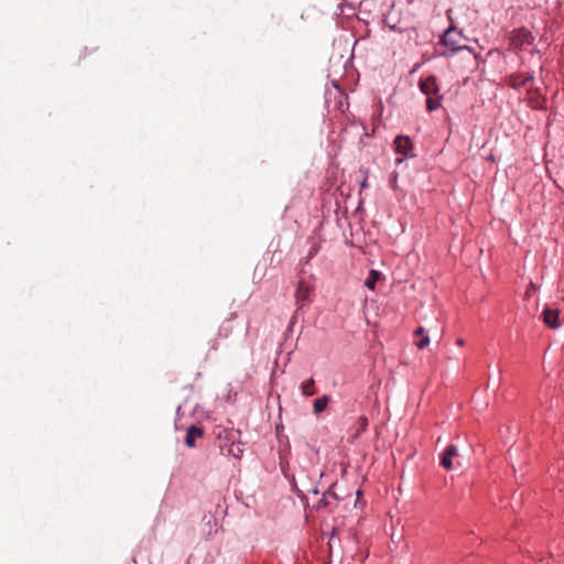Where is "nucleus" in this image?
Segmentation results:
<instances>
[{
	"instance_id": "f257e3e1",
	"label": "nucleus",
	"mask_w": 564,
	"mask_h": 564,
	"mask_svg": "<svg viewBox=\"0 0 564 564\" xmlns=\"http://www.w3.org/2000/svg\"><path fill=\"white\" fill-rule=\"evenodd\" d=\"M420 89L427 97L426 98V108L429 111H434L441 107L440 88L436 85V79L434 76H429L425 79L420 80Z\"/></svg>"
},
{
	"instance_id": "f03ea898",
	"label": "nucleus",
	"mask_w": 564,
	"mask_h": 564,
	"mask_svg": "<svg viewBox=\"0 0 564 564\" xmlns=\"http://www.w3.org/2000/svg\"><path fill=\"white\" fill-rule=\"evenodd\" d=\"M314 294V286L304 280L299 281L294 297L297 310H302L305 305L312 302Z\"/></svg>"
},
{
	"instance_id": "7ed1b4c3",
	"label": "nucleus",
	"mask_w": 564,
	"mask_h": 564,
	"mask_svg": "<svg viewBox=\"0 0 564 564\" xmlns=\"http://www.w3.org/2000/svg\"><path fill=\"white\" fill-rule=\"evenodd\" d=\"M558 314H560L558 310H553V308L546 307L542 313L543 322L549 327L556 329L560 327Z\"/></svg>"
},
{
	"instance_id": "20e7f679",
	"label": "nucleus",
	"mask_w": 564,
	"mask_h": 564,
	"mask_svg": "<svg viewBox=\"0 0 564 564\" xmlns=\"http://www.w3.org/2000/svg\"><path fill=\"white\" fill-rule=\"evenodd\" d=\"M458 455L457 447L455 445H449L446 447L445 452L442 455L441 464L445 469L453 468V458Z\"/></svg>"
},
{
	"instance_id": "39448f33",
	"label": "nucleus",
	"mask_w": 564,
	"mask_h": 564,
	"mask_svg": "<svg viewBox=\"0 0 564 564\" xmlns=\"http://www.w3.org/2000/svg\"><path fill=\"white\" fill-rule=\"evenodd\" d=\"M395 151L398 153L408 155L413 148L412 141L409 137L398 135L394 140Z\"/></svg>"
},
{
	"instance_id": "423d86ee",
	"label": "nucleus",
	"mask_w": 564,
	"mask_h": 564,
	"mask_svg": "<svg viewBox=\"0 0 564 564\" xmlns=\"http://www.w3.org/2000/svg\"><path fill=\"white\" fill-rule=\"evenodd\" d=\"M449 45L452 46L449 52L444 51V52H441V54H443V55L454 54V53H456L458 51L467 48L466 45H456V42L453 41L452 37H445V36L440 37V42H438V46L440 47L446 48Z\"/></svg>"
},
{
	"instance_id": "0eeeda50",
	"label": "nucleus",
	"mask_w": 564,
	"mask_h": 564,
	"mask_svg": "<svg viewBox=\"0 0 564 564\" xmlns=\"http://www.w3.org/2000/svg\"><path fill=\"white\" fill-rule=\"evenodd\" d=\"M203 434L204 432L200 427H197L196 425H191L186 432L185 445L187 447H194L196 438L202 437Z\"/></svg>"
},
{
	"instance_id": "6e6552de",
	"label": "nucleus",
	"mask_w": 564,
	"mask_h": 564,
	"mask_svg": "<svg viewBox=\"0 0 564 564\" xmlns=\"http://www.w3.org/2000/svg\"><path fill=\"white\" fill-rule=\"evenodd\" d=\"M329 402V397L323 395L314 401L313 409L316 414L323 412Z\"/></svg>"
},
{
	"instance_id": "1a4fd4ad",
	"label": "nucleus",
	"mask_w": 564,
	"mask_h": 564,
	"mask_svg": "<svg viewBox=\"0 0 564 564\" xmlns=\"http://www.w3.org/2000/svg\"><path fill=\"white\" fill-rule=\"evenodd\" d=\"M243 454V445L241 443H231L228 448V455L239 459Z\"/></svg>"
},
{
	"instance_id": "9d476101",
	"label": "nucleus",
	"mask_w": 564,
	"mask_h": 564,
	"mask_svg": "<svg viewBox=\"0 0 564 564\" xmlns=\"http://www.w3.org/2000/svg\"><path fill=\"white\" fill-rule=\"evenodd\" d=\"M302 393L306 397H311L315 394L316 390L314 388V380L311 378L301 384Z\"/></svg>"
},
{
	"instance_id": "9b49d317",
	"label": "nucleus",
	"mask_w": 564,
	"mask_h": 564,
	"mask_svg": "<svg viewBox=\"0 0 564 564\" xmlns=\"http://www.w3.org/2000/svg\"><path fill=\"white\" fill-rule=\"evenodd\" d=\"M380 275L381 274L378 271L371 270L365 282V285L370 290H375L376 283L379 280Z\"/></svg>"
},
{
	"instance_id": "f8f14e48",
	"label": "nucleus",
	"mask_w": 564,
	"mask_h": 564,
	"mask_svg": "<svg viewBox=\"0 0 564 564\" xmlns=\"http://www.w3.org/2000/svg\"><path fill=\"white\" fill-rule=\"evenodd\" d=\"M329 497H332V498L336 499V495H335V494H333V492L330 491V489H328V490H327V492H325V494L323 495V497L321 498V500H319V501H318V503H317V508H321V507H328V506H330Z\"/></svg>"
},
{
	"instance_id": "ddd939ff",
	"label": "nucleus",
	"mask_w": 564,
	"mask_h": 564,
	"mask_svg": "<svg viewBox=\"0 0 564 564\" xmlns=\"http://www.w3.org/2000/svg\"><path fill=\"white\" fill-rule=\"evenodd\" d=\"M430 344V338L427 335L421 337V339L416 343L417 348L423 349Z\"/></svg>"
},
{
	"instance_id": "4468645a",
	"label": "nucleus",
	"mask_w": 564,
	"mask_h": 564,
	"mask_svg": "<svg viewBox=\"0 0 564 564\" xmlns=\"http://www.w3.org/2000/svg\"><path fill=\"white\" fill-rule=\"evenodd\" d=\"M359 430L365 431L368 425V420L365 416L358 419Z\"/></svg>"
},
{
	"instance_id": "2eb2a0df",
	"label": "nucleus",
	"mask_w": 564,
	"mask_h": 564,
	"mask_svg": "<svg viewBox=\"0 0 564 564\" xmlns=\"http://www.w3.org/2000/svg\"><path fill=\"white\" fill-rule=\"evenodd\" d=\"M317 252H318V247L317 246H313L312 249L308 252L307 260L312 259Z\"/></svg>"
},
{
	"instance_id": "dca6fc26",
	"label": "nucleus",
	"mask_w": 564,
	"mask_h": 564,
	"mask_svg": "<svg viewBox=\"0 0 564 564\" xmlns=\"http://www.w3.org/2000/svg\"><path fill=\"white\" fill-rule=\"evenodd\" d=\"M415 335L416 336H424L425 335V329L423 327H419L416 330H415Z\"/></svg>"
},
{
	"instance_id": "f3484780",
	"label": "nucleus",
	"mask_w": 564,
	"mask_h": 564,
	"mask_svg": "<svg viewBox=\"0 0 564 564\" xmlns=\"http://www.w3.org/2000/svg\"><path fill=\"white\" fill-rule=\"evenodd\" d=\"M397 177H398V176H397V174H394V175H393V177H392V180H391V184H393V185H394V184L397 183Z\"/></svg>"
},
{
	"instance_id": "a211bd4d",
	"label": "nucleus",
	"mask_w": 564,
	"mask_h": 564,
	"mask_svg": "<svg viewBox=\"0 0 564 564\" xmlns=\"http://www.w3.org/2000/svg\"><path fill=\"white\" fill-rule=\"evenodd\" d=\"M457 345H458V346H463V345H464V340H463V339H460V338H459V339H457Z\"/></svg>"
},
{
	"instance_id": "6ab92c4d",
	"label": "nucleus",
	"mask_w": 564,
	"mask_h": 564,
	"mask_svg": "<svg viewBox=\"0 0 564 564\" xmlns=\"http://www.w3.org/2000/svg\"><path fill=\"white\" fill-rule=\"evenodd\" d=\"M451 30H452V29H447V30L444 32V34H443V35H444V36H447V35L449 34Z\"/></svg>"
},
{
	"instance_id": "aec40b11",
	"label": "nucleus",
	"mask_w": 564,
	"mask_h": 564,
	"mask_svg": "<svg viewBox=\"0 0 564 564\" xmlns=\"http://www.w3.org/2000/svg\"><path fill=\"white\" fill-rule=\"evenodd\" d=\"M403 161V159H397V163L400 164Z\"/></svg>"
}]
</instances>
